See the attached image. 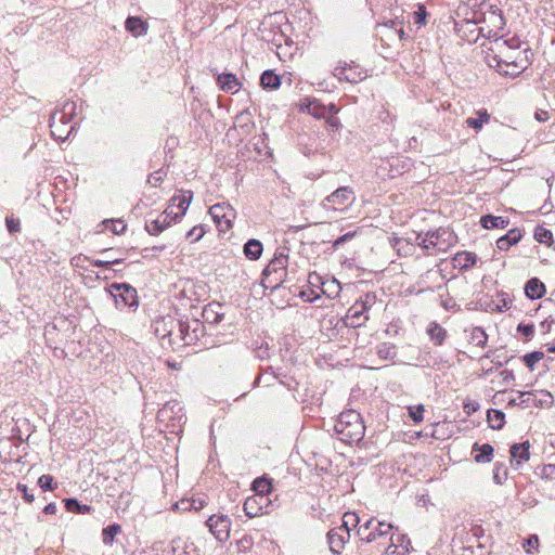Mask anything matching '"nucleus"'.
<instances>
[{
  "mask_svg": "<svg viewBox=\"0 0 555 555\" xmlns=\"http://www.w3.org/2000/svg\"><path fill=\"white\" fill-rule=\"evenodd\" d=\"M334 429L339 439L349 444L361 441L365 434L362 416L356 410L341 412L334 425Z\"/></svg>",
  "mask_w": 555,
  "mask_h": 555,
  "instance_id": "nucleus-1",
  "label": "nucleus"
},
{
  "mask_svg": "<svg viewBox=\"0 0 555 555\" xmlns=\"http://www.w3.org/2000/svg\"><path fill=\"white\" fill-rule=\"evenodd\" d=\"M478 15L483 24L482 27H486L485 37L490 40L493 39L494 47L496 48L506 46L507 40H502L503 36L500 35V31L505 27L502 10L495 4L483 2L480 4Z\"/></svg>",
  "mask_w": 555,
  "mask_h": 555,
  "instance_id": "nucleus-2",
  "label": "nucleus"
},
{
  "mask_svg": "<svg viewBox=\"0 0 555 555\" xmlns=\"http://www.w3.org/2000/svg\"><path fill=\"white\" fill-rule=\"evenodd\" d=\"M392 529L393 526L391 524L379 521L372 517L365 522L359 525L357 534L361 542H377L379 546L386 548L390 541Z\"/></svg>",
  "mask_w": 555,
  "mask_h": 555,
  "instance_id": "nucleus-3",
  "label": "nucleus"
},
{
  "mask_svg": "<svg viewBox=\"0 0 555 555\" xmlns=\"http://www.w3.org/2000/svg\"><path fill=\"white\" fill-rule=\"evenodd\" d=\"M489 50L491 53L486 56L488 65L504 76L515 78L527 68V62L524 59H503L502 48L490 47Z\"/></svg>",
  "mask_w": 555,
  "mask_h": 555,
  "instance_id": "nucleus-4",
  "label": "nucleus"
},
{
  "mask_svg": "<svg viewBox=\"0 0 555 555\" xmlns=\"http://www.w3.org/2000/svg\"><path fill=\"white\" fill-rule=\"evenodd\" d=\"M106 292L114 298L115 307L119 310L125 308L134 310L139 306L137 289L128 283H112Z\"/></svg>",
  "mask_w": 555,
  "mask_h": 555,
  "instance_id": "nucleus-5",
  "label": "nucleus"
},
{
  "mask_svg": "<svg viewBox=\"0 0 555 555\" xmlns=\"http://www.w3.org/2000/svg\"><path fill=\"white\" fill-rule=\"evenodd\" d=\"M481 23V18L478 15V12L473 13L472 18H465L461 23L455 22V31L457 36L467 41L468 43H475L480 36L485 37L486 27H479L478 24Z\"/></svg>",
  "mask_w": 555,
  "mask_h": 555,
  "instance_id": "nucleus-6",
  "label": "nucleus"
},
{
  "mask_svg": "<svg viewBox=\"0 0 555 555\" xmlns=\"http://www.w3.org/2000/svg\"><path fill=\"white\" fill-rule=\"evenodd\" d=\"M178 337L184 345H195L205 333V325L197 319L190 321H177Z\"/></svg>",
  "mask_w": 555,
  "mask_h": 555,
  "instance_id": "nucleus-7",
  "label": "nucleus"
},
{
  "mask_svg": "<svg viewBox=\"0 0 555 555\" xmlns=\"http://www.w3.org/2000/svg\"><path fill=\"white\" fill-rule=\"evenodd\" d=\"M157 420L172 426L180 424L185 420L183 406L176 400L168 401L158 410Z\"/></svg>",
  "mask_w": 555,
  "mask_h": 555,
  "instance_id": "nucleus-8",
  "label": "nucleus"
},
{
  "mask_svg": "<svg viewBox=\"0 0 555 555\" xmlns=\"http://www.w3.org/2000/svg\"><path fill=\"white\" fill-rule=\"evenodd\" d=\"M300 111L307 112L318 119H325L328 115H334L338 112L335 104L325 105L315 98H305L301 100Z\"/></svg>",
  "mask_w": 555,
  "mask_h": 555,
  "instance_id": "nucleus-9",
  "label": "nucleus"
},
{
  "mask_svg": "<svg viewBox=\"0 0 555 555\" xmlns=\"http://www.w3.org/2000/svg\"><path fill=\"white\" fill-rule=\"evenodd\" d=\"M209 532L220 542L228 540L231 530V519L227 515H211L205 522Z\"/></svg>",
  "mask_w": 555,
  "mask_h": 555,
  "instance_id": "nucleus-10",
  "label": "nucleus"
},
{
  "mask_svg": "<svg viewBox=\"0 0 555 555\" xmlns=\"http://www.w3.org/2000/svg\"><path fill=\"white\" fill-rule=\"evenodd\" d=\"M272 502L268 495L254 494L244 502L243 509L245 514L253 518L259 515L269 514Z\"/></svg>",
  "mask_w": 555,
  "mask_h": 555,
  "instance_id": "nucleus-11",
  "label": "nucleus"
},
{
  "mask_svg": "<svg viewBox=\"0 0 555 555\" xmlns=\"http://www.w3.org/2000/svg\"><path fill=\"white\" fill-rule=\"evenodd\" d=\"M427 236L431 237L430 244L438 250L446 251L456 243V235L448 228H439L428 231Z\"/></svg>",
  "mask_w": 555,
  "mask_h": 555,
  "instance_id": "nucleus-12",
  "label": "nucleus"
},
{
  "mask_svg": "<svg viewBox=\"0 0 555 555\" xmlns=\"http://www.w3.org/2000/svg\"><path fill=\"white\" fill-rule=\"evenodd\" d=\"M76 114V104L72 101H66L63 104L61 111H57L51 115L50 128L52 135H56L57 125H68Z\"/></svg>",
  "mask_w": 555,
  "mask_h": 555,
  "instance_id": "nucleus-13",
  "label": "nucleus"
},
{
  "mask_svg": "<svg viewBox=\"0 0 555 555\" xmlns=\"http://www.w3.org/2000/svg\"><path fill=\"white\" fill-rule=\"evenodd\" d=\"M352 194L353 192L350 188H339L325 198L324 206L332 207L335 210H343L345 206L351 203Z\"/></svg>",
  "mask_w": 555,
  "mask_h": 555,
  "instance_id": "nucleus-14",
  "label": "nucleus"
},
{
  "mask_svg": "<svg viewBox=\"0 0 555 555\" xmlns=\"http://www.w3.org/2000/svg\"><path fill=\"white\" fill-rule=\"evenodd\" d=\"M530 443L529 441H524L521 443H514L511 447V464L516 469H518L522 463L528 462L530 460Z\"/></svg>",
  "mask_w": 555,
  "mask_h": 555,
  "instance_id": "nucleus-15",
  "label": "nucleus"
},
{
  "mask_svg": "<svg viewBox=\"0 0 555 555\" xmlns=\"http://www.w3.org/2000/svg\"><path fill=\"white\" fill-rule=\"evenodd\" d=\"M224 306L220 302L212 301L203 309L202 317L204 322L209 325H216L224 319Z\"/></svg>",
  "mask_w": 555,
  "mask_h": 555,
  "instance_id": "nucleus-16",
  "label": "nucleus"
},
{
  "mask_svg": "<svg viewBox=\"0 0 555 555\" xmlns=\"http://www.w3.org/2000/svg\"><path fill=\"white\" fill-rule=\"evenodd\" d=\"M369 320V315L365 311L360 309L359 305L353 304L347 311V314L344 318V324L347 327L358 328L365 324Z\"/></svg>",
  "mask_w": 555,
  "mask_h": 555,
  "instance_id": "nucleus-17",
  "label": "nucleus"
},
{
  "mask_svg": "<svg viewBox=\"0 0 555 555\" xmlns=\"http://www.w3.org/2000/svg\"><path fill=\"white\" fill-rule=\"evenodd\" d=\"M326 537L330 550L334 554H340L345 544L350 540V533L344 532V530L340 529H331Z\"/></svg>",
  "mask_w": 555,
  "mask_h": 555,
  "instance_id": "nucleus-18",
  "label": "nucleus"
},
{
  "mask_svg": "<svg viewBox=\"0 0 555 555\" xmlns=\"http://www.w3.org/2000/svg\"><path fill=\"white\" fill-rule=\"evenodd\" d=\"M278 251L274 253L272 259L270 260L269 264L263 269L261 273V285L264 288V296L270 297L274 291L278 288V284H273V282L270 279V275L272 273L278 272Z\"/></svg>",
  "mask_w": 555,
  "mask_h": 555,
  "instance_id": "nucleus-19",
  "label": "nucleus"
},
{
  "mask_svg": "<svg viewBox=\"0 0 555 555\" xmlns=\"http://www.w3.org/2000/svg\"><path fill=\"white\" fill-rule=\"evenodd\" d=\"M390 543L386 547V553L388 555H406L409 552V546L411 544L410 539L405 534H398L395 538V534L390 535Z\"/></svg>",
  "mask_w": 555,
  "mask_h": 555,
  "instance_id": "nucleus-20",
  "label": "nucleus"
},
{
  "mask_svg": "<svg viewBox=\"0 0 555 555\" xmlns=\"http://www.w3.org/2000/svg\"><path fill=\"white\" fill-rule=\"evenodd\" d=\"M335 70V75L339 80H346L351 83H358L366 77V74L359 66L346 65Z\"/></svg>",
  "mask_w": 555,
  "mask_h": 555,
  "instance_id": "nucleus-21",
  "label": "nucleus"
},
{
  "mask_svg": "<svg viewBox=\"0 0 555 555\" xmlns=\"http://www.w3.org/2000/svg\"><path fill=\"white\" fill-rule=\"evenodd\" d=\"M214 75L217 76V85L218 87L229 93H236L241 88V82L238 81L237 77L232 73H223V74H217L214 73Z\"/></svg>",
  "mask_w": 555,
  "mask_h": 555,
  "instance_id": "nucleus-22",
  "label": "nucleus"
},
{
  "mask_svg": "<svg viewBox=\"0 0 555 555\" xmlns=\"http://www.w3.org/2000/svg\"><path fill=\"white\" fill-rule=\"evenodd\" d=\"M221 209L219 207H210L209 214L214 221L216 222L217 227L221 232H225L227 230L232 228V222L235 218V210L234 209H228V216L222 217L220 215Z\"/></svg>",
  "mask_w": 555,
  "mask_h": 555,
  "instance_id": "nucleus-23",
  "label": "nucleus"
},
{
  "mask_svg": "<svg viewBox=\"0 0 555 555\" xmlns=\"http://www.w3.org/2000/svg\"><path fill=\"white\" fill-rule=\"evenodd\" d=\"M278 379V373L273 366L260 367L259 374L256 377L254 387H272Z\"/></svg>",
  "mask_w": 555,
  "mask_h": 555,
  "instance_id": "nucleus-24",
  "label": "nucleus"
},
{
  "mask_svg": "<svg viewBox=\"0 0 555 555\" xmlns=\"http://www.w3.org/2000/svg\"><path fill=\"white\" fill-rule=\"evenodd\" d=\"M472 451L476 453L474 456L476 463H490L493 459L494 449L490 443L479 444L475 442Z\"/></svg>",
  "mask_w": 555,
  "mask_h": 555,
  "instance_id": "nucleus-25",
  "label": "nucleus"
},
{
  "mask_svg": "<svg viewBox=\"0 0 555 555\" xmlns=\"http://www.w3.org/2000/svg\"><path fill=\"white\" fill-rule=\"evenodd\" d=\"M545 293V285L538 278L530 279L525 285V294L529 299H540Z\"/></svg>",
  "mask_w": 555,
  "mask_h": 555,
  "instance_id": "nucleus-26",
  "label": "nucleus"
},
{
  "mask_svg": "<svg viewBox=\"0 0 555 555\" xmlns=\"http://www.w3.org/2000/svg\"><path fill=\"white\" fill-rule=\"evenodd\" d=\"M521 236L519 229H511L505 235L496 240V247L500 250H508L513 245H516L521 240Z\"/></svg>",
  "mask_w": 555,
  "mask_h": 555,
  "instance_id": "nucleus-27",
  "label": "nucleus"
},
{
  "mask_svg": "<svg viewBox=\"0 0 555 555\" xmlns=\"http://www.w3.org/2000/svg\"><path fill=\"white\" fill-rule=\"evenodd\" d=\"M125 28L134 37L145 35L147 33V24L138 16H128L125 22Z\"/></svg>",
  "mask_w": 555,
  "mask_h": 555,
  "instance_id": "nucleus-28",
  "label": "nucleus"
},
{
  "mask_svg": "<svg viewBox=\"0 0 555 555\" xmlns=\"http://www.w3.org/2000/svg\"><path fill=\"white\" fill-rule=\"evenodd\" d=\"M176 323H177V321L173 320L172 318H168V319L163 318V319L156 321L155 334L158 337H160L162 339H164L166 337H171L175 333V328H177Z\"/></svg>",
  "mask_w": 555,
  "mask_h": 555,
  "instance_id": "nucleus-29",
  "label": "nucleus"
},
{
  "mask_svg": "<svg viewBox=\"0 0 555 555\" xmlns=\"http://www.w3.org/2000/svg\"><path fill=\"white\" fill-rule=\"evenodd\" d=\"M508 223L509 219L501 216L485 215L480 218V224L485 229H504Z\"/></svg>",
  "mask_w": 555,
  "mask_h": 555,
  "instance_id": "nucleus-30",
  "label": "nucleus"
},
{
  "mask_svg": "<svg viewBox=\"0 0 555 555\" xmlns=\"http://www.w3.org/2000/svg\"><path fill=\"white\" fill-rule=\"evenodd\" d=\"M427 334L430 337V340L436 346H441L447 338V331L437 322H430L427 327Z\"/></svg>",
  "mask_w": 555,
  "mask_h": 555,
  "instance_id": "nucleus-31",
  "label": "nucleus"
},
{
  "mask_svg": "<svg viewBox=\"0 0 555 555\" xmlns=\"http://www.w3.org/2000/svg\"><path fill=\"white\" fill-rule=\"evenodd\" d=\"M244 255L250 260H257L260 258L263 247L262 243L256 238H250L244 244Z\"/></svg>",
  "mask_w": 555,
  "mask_h": 555,
  "instance_id": "nucleus-32",
  "label": "nucleus"
},
{
  "mask_svg": "<svg viewBox=\"0 0 555 555\" xmlns=\"http://www.w3.org/2000/svg\"><path fill=\"white\" fill-rule=\"evenodd\" d=\"M193 197V193L190 191L188 192V195H181V196H173L171 198L172 207L176 205L177 208H179L181 211L178 214H175L172 217L173 220H179L182 216H184L185 211L188 210L191 201Z\"/></svg>",
  "mask_w": 555,
  "mask_h": 555,
  "instance_id": "nucleus-33",
  "label": "nucleus"
},
{
  "mask_svg": "<svg viewBox=\"0 0 555 555\" xmlns=\"http://www.w3.org/2000/svg\"><path fill=\"white\" fill-rule=\"evenodd\" d=\"M260 86L264 90L278 89V74L275 69H267L261 74Z\"/></svg>",
  "mask_w": 555,
  "mask_h": 555,
  "instance_id": "nucleus-34",
  "label": "nucleus"
},
{
  "mask_svg": "<svg viewBox=\"0 0 555 555\" xmlns=\"http://www.w3.org/2000/svg\"><path fill=\"white\" fill-rule=\"evenodd\" d=\"M487 418L492 429H501L505 424V414L501 410L490 409L487 413Z\"/></svg>",
  "mask_w": 555,
  "mask_h": 555,
  "instance_id": "nucleus-35",
  "label": "nucleus"
},
{
  "mask_svg": "<svg viewBox=\"0 0 555 555\" xmlns=\"http://www.w3.org/2000/svg\"><path fill=\"white\" fill-rule=\"evenodd\" d=\"M168 227H170V221L159 219L158 217L145 222V230L150 235H159Z\"/></svg>",
  "mask_w": 555,
  "mask_h": 555,
  "instance_id": "nucleus-36",
  "label": "nucleus"
},
{
  "mask_svg": "<svg viewBox=\"0 0 555 555\" xmlns=\"http://www.w3.org/2000/svg\"><path fill=\"white\" fill-rule=\"evenodd\" d=\"M65 507L68 512L76 513V514H88L91 511V506L87 504H81L77 499L75 498H67L64 500Z\"/></svg>",
  "mask_w": 555,
  "mask_h": 555,
  "instance_id": "nucleus-37",
  "label": "nucleus"
},
{
  "mask_svg": "<svg viewBox=\"0 0 555 555\" xmlns=\"http://www.w3.org/2000/svg\"><path fill=\"white\" fill-rule=\"evenodd\" d=\"M490 119V115L486 109L479 111L477 113V117H469L466 119V124L469 128L475 130H480L485 122H488Z\"/></svg>",
  "mask_w": 555,
  "mask_h": 555,
  "instance_id": "nucleus-38",
  "label": "nucleus"
},
{
  "mask_svg": "<svg viewBox=\"0 0 555 555\" xmlns=\"http://www.w3.org/2000/svg\"><path fill=\"white\" fill-rule=\"evenodd\" d=\"M533 236L534 240L541 244H546L547 246L553 244V233L542 225H538L534 229Z\"/></svg>",
  "mask_w": 555,
  "mask_h": 555,
  "instance_id": "nucleus-39",
  "label": "nucleus"
},
{
  "mask_svg": "<svg viewBox=\"0 0 555 555\" xmlns=\"http://www.w3.org/2000/svg\"><path fill=\"white\" fill-rule=\"evenodd\" d=\"M508 477V469L505 463L496 462L493 467V481L496 485H503Z\"/></svg>",
  "mask_w": 555,
  "mask_h": 555,
  "instance_id": "nucleus-40",
  "label": "nucleus"
},
{
  "mask_svg": "<svg viewBox=\"0 0 555 555\" xmlns=\"http://www.w3.org/2000/svg\"><path fill=\"white\" fill-rule=\"evenodd\" d=\"M121 531V527L118 524H112L102 530V541L106 545H111L114 542L115 537Z\"/></svg>",
  "mask_w": 555,
  "mask_h": 555,
  "instance_id": "nucleus-41",
  "label": "nucleus"
},
{
  "mask_svg": "<svg viewBox=\"0 0 555 555\" xmlns=\"http://www.w3.org/2000/svg\"><path fill=\"white\" fill-rule=\"evenodd\" d=\"M253 490L255 491V494H264L269 496L272 490L271 480L264 477L255 479L253 482Z\"/></svg>",
  "mask_w": 555,
  "mask_h": 555,
  "instance_id": "nucleus-42",
  "label": "nucleus"
},
{
  "mask_svg": "<svg viewBox=\"0 0 555 555\" xmlns=\"http://www.w3.org/2000/svg\"><path fill=\"white\" fill-rule=\"evenodd\" d=\"M454 260L462 268H470V267L475 266V263L477 261V256L474 253L462 251V253L456 254Z\"/></svg>",
  "mask_w": 555,
  "mask_h": 555,
  "instance_id": "nucleus-43",
  "label": "nucleus"
},
{
  "mask_svg": "<svg viewBox=\"0 0 555 555\" xmlns=\"http://www.w3.org/2000/svg\"><path fill=\"white\" fill-rule=\"evenodd\" d=\"M488 340V335L482 327L476 326L470 333L469 341L477 347H485Z\"/></svg>",
  "mask_w": 555,
  "mask_h": 555,
  "instance_id": "nucleus-44",
  "label": "nucleus"
},
{
  "mask_svg": "<svg viewBox=\"0 0 555 555\" xmlns=\"http://www.w3.org/2000/svg\"><path fill=\"white\" fill-rule=\"evenodd\" d=\"M377 356L384 360H391L396 357V347L390 343H382L377 346Z\"/></svg>",
  "mask_w": 555,
  "mask_h": 555,
  "instance_id": "nucleus-45",
  "label": "nucleus"
},
{
  "mask_svg": "<svg viewBox=\"0 0 555 555\" xmlns=\"http://www.w3.org/2000/svg\"><path fill=\"white\" fill-rule=\"evenodd\" d=\"M543 358H544V353H543L542 351H532V352L526 353V354L522 357V361H524V363L526 364V366H527L530 371H533V370H534L535 364H537L539 361H541Z\"/></svg>",
  "mask_w": 555,
  "mask_h": 555,
  "instance_id": "nucleus-46",
  "label": "nucleus"
},
{
  "mask_svg": "<svg viewBox=\"0 0 555 555\" xmlns=\"http://www.w3.org/2000/svg\"><path fill=\"white\" fill-rule=\"evenodd\" d=\"M376 302V296L373 293H366L360 297L354 304L360 306V309L367 311L372 308V306Z\"/></svg>",
  "mask_w": 555,
  "mask_h": 555,
  "instance_id": "nucleus-47",
  "label": "nucleus"
},
{
  "mask_svg": "<svg viewBox=\"0 0 555 555\" xmlns=\"http://www.w3.org/2000/svg\"><path fill=\"white\" fill-rule=\"evenodd\" d=\"M38 486L41 488L42 491H52L56 487V483L54 481L53 476L42 475L38 479Z\"/></svg>",
  "mask_w": 555,
  "mask_h": 555,
  "instance_id": "nucleus-48",
  "label": "nucleus"
},
{
  "mask_svg": "<svg viewBox=\"0 0 555 555\" xmlns=\"http://www.w3.org/2000/svg\"><path fill=\"white\" fill-rule=\"evenodd\" d=\"M522 546L527 554H532L533 551H538L539 547V538L537 534H532L528 537Z\"/></svg>",
  "mask_w": 555,
  "mask_h": 555,
  "instance_id": "nucleus-49",
  "label": "nucleus"
},
{
  "mask_svg": "<svg viewBox=\"0 0 555 555\" xmlns=\"http://www.w3.org/2000/svg\"><path fill=\"white\" fill-rule=\"evenodd\" d=\"M296 291H298V297L302 298L306 302H313L320 298V293H315L313 289L305 291L301 287H296Z\"/></svg>",
  "mask_w": 555,
  "mask_h": 555,
  "instance_id": "nucleus-50",
  "label": "nucleus"
},
{
  "mask_svg": "<svg viewBox=\"0 0 555 555\" xmlns=\"http://www.w3.org/2000/svg\"><path fill=\"white\" fill-rule=\"evenodd\" d=\"M124 260L121 258H116V259H105V260H102V259H90L89 262L94 266V267H101V268H111L113 264H119L121 263Z\"/></svg>",
  "mask_w": 555,
  "mask_h": 555,
  "instance_id": "nucleus-51",
  "label": "nucleus"
},
{
  "mask_svg": "<svg viewBox=\"0 0 555 555\" xmlns=\"http://www.w3.org/2000/svg\"><path fill=\"white\" fill-rule=\"evenodd\" d=\"M5 225L10 234H14L21 231V223L18 218L13 216H7Z\"/></svg>",
  "mask_w": 555,
  "mask_h": 555,
  "instance_id": "nucleus-52",
  "label": "nucleus"
},
{
  "mask_svg": "<svg viewBox=\"0 0 555 555\" xmlns=\"http://www.w3.org/2000/svg\"><path fill=\"white\" fill-rule=\"evenodd\" d=\"M424 406L422 404L417 406H410L409 408V415L413 420L414 423H420L423 421L424 416Z\"/></svg>",
  "mask_w": 555,
  "mask_h": 555,
  "instance_id": "nucleus-53",
  "label": "nucleus"
},
{
  "mask_svg": "<svg viewBox=\"0 0 555 555\" xmlns=\"http://www.w3.org/2000/svg\"><path fill=\"white\" fill-rule=\"evenodd\" d=\"M204 228L202 225H196L186 233V237L191 238L192 242H197L204 236Z\"/></svg>",
  "mask_w": 555,
  "mask_h": 555,
  "instance_id": "nucleus-54",
  "label": "nucleus"
},
{
  "mask_svg": "<svg viewBox=\"0 0 555 555\" xmlns=\"http://www.w3.org/2000/svg\"><path fill=\"white\" fill-rule=\"evenodd\" d=\"M541 395L543 396L542 399H537L534 398L532 400V405L534 406H544V405H550L551 402H552V399H553V396L551 395L550 391H541Z\"/></svg>",
  "mask_w": 555,
  "mask_h": 555,
  "instance_id": "nucleus-55",
  "label": "nucleus"
},
{
  "mask_svg": "<svg viewBox=\"0 0 555 555\" xmlns=\"http://www.w3.org/2000/svg\"><path fill=\"white\" fill-rule=\"evenodd\" d=\"M194 503L195 502H192L190 499H182L179 502H176L172 505V508L177 509V511H183V512L191 511V509H193Z\"/></svg>",
  "mask_w": 555,
  "mask_h": 555,
  "instance_id": "nucleus-56",
  "label": "nucleus"
},
{
  "mask_svg": "<svg viewBox=\"0 0 555 555\" xmlns=\"http://www.w3.org/2000/svg\"><path fill=\"white\" fill-rule=\"evenodd\" d=\"M517 332L524 335L527 338H531L534 333V325L527 323H519L517 326Z\"/></svg>",
  "mask_w": 555,
  "mask_h": 555,
  "instance_id": "nucleus-57",
  "label": "nucleus"
},
{
  "mask_svg": "<svg viewBox=\"0 0 555 555\" xmlns=\"http://www.w3.org/2000/svg\"><path fill=\"white\" fill-rule=\"evenodd\" d=\"M16 489L20 493H22L23 495V499L27 502V503H31L34 502L35 500V496L34 494L29 491L28 487L24 483H17L16 486Z\"/></svg>",
  "mask_w": 555,
  "mask_h": 555,
  "instance_id": "nucleus-58",
  "label": "nucleus"
},
{
  "mask_svg": "<svg viewBox=\"0 0 555 555\" xmlns=\"http://www.w3.org/2000/svg\"><path fill=\"white\" fill-rule=\"evenodd\" d=\"M166 172L163 169L156 170L149 176V182L157 186L164 180Z\"/></svg>",
  "mask_w": 555,
  "mask_h": 555,
  "instance_id": "nucleus-59",
  "label": "nucleus"
},
{
  "mask_svg": "<svg viewBox=\"0 0 555 555\" xmlns=\"http://www.w3.org/2000/svg\"><path fill=\"white\" fill-rule=\"evenodd\" d=\"M344 524H348L351 527H357L360 524V517L352 512H347L343 516Z\"/></svg>",
  "mask_w": 555,
  "mask_h": 555,
  "instance_id": "nucleus-60",
  "label": "nucleus"
},
{
  "mask_svg": "<svg viewBox=\"0 0 555 555\" xmlns=\"http://www.w3.org/2000/svg\"><path fill=\"white\" fill-rule=\"evenodd\" d=\"M431 237H428L427 234L425 237L422 236V234H415V242L425 250H428L430 248H434L430 244Z\"/></svg>",
  "mask_w": 555,
  "mask_h": 555,
  "instance_id": "nucleus-61",
  "label": "nucleus"
},
{
  "mask_svg": "<svg viewBox=\"0 0 555 555\" xmlns=\"http://www.w3.org/2000/svg\"><path fill=\"white\" fill-rule=\"evenodd\" d=\"M112 223V232L115 234H121L125 232L127 225L121 220H105L104 223Z\"/></svg>",
  "mask_w": 555,
  "mask_h": 555,
  "instance_id": "nucleus-62",
  "label": "nucleus"
},
{
  "mask_svg": "<svg viewBox=\"0 0 555 555\" xmlns=\"http://www.w3.org/2000/svg\"><path fill=\"white\" fill-rule=\"evenodd\" d=\"M541 475L548 480L555 479V464L543 465Z\"/></svg>",
  "mask_w": 555,
  "mask_h": 555,
  "instance_id": "nucleus-63",
  "label": "nucleus"
},
{
  "mask_svg": "<svg viewBox=\"0 0 555 555\" xmlns=\"http://www.w3.org/2000/svg\"><path fill=\"white\" fill-rule=\"evenodd\" d=\"M426 9L425 7H420L417 11L414 12V22L418 25H424L426 23Z\"/></svg>",
  "mask_w": 555,
  "mask_h": 555,
  "instance_id": "nucleus-64",
  "label": "nucleus"
}]
</instances>
